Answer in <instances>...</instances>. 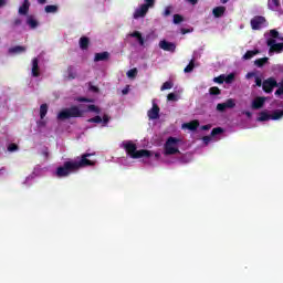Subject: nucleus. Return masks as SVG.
I'll return each mask as SVG.
<instances>
[{"instance_id": "obj_50", "label": "nucleus", "mask_w": 283, "mask_h": 283, "mask_svg": "<svg viewBox=\"0 0 283 283\" xmlns=\"http://www.w3.org/2000/svg\"><path fill=\"white\" fill-rule=\"evenodd\" d=\"M201 129H203V132H209V129H211V124L201 126Z\"/></svg>"}, {"instance_id": "obj_39", "label": "nucleus", "mask_w": 283, "mask_h": 283, "mask_svg": "<svg viewBox=\"0 0 283 283\" xmlns=\"http://www.w3.org/2000/svg\"><path fill=\"white\" fill-rule=\"evenodd\" d=\"M235 78V75L233 73H230L229 75L224 76L223 82L224 83H233V80Z\"/></svg>"}, {"instance_id": "obj_2", "label": "nucleus", "mask_w": 283, "mask_h": 283, "mask_svg": "<svg viewBox=\"0 0 283 283\" xmlns=\"http://www.w3.org/2000/svg\"><path fill=\"white\" fill-rule=\"evenodd\" d=\"M123 147L127 154L133 159H138V158H150L151 151L147 149H140L138 150V147L134 142L128 140V142H123Z\"/></svg>"}, {"instance_id": "obj_14", "label": "nucleus", "mask_w": 283, "mask_h": 283, "mask_svg": "<svg viewBox=\"0 0 283 283\" xmlns=\"http://www.w3.org/2000/svg\"><path fill=\"white\" fill-rule=\"evenodd\" d=\"M32 76L34 78H39V76H41V73L39 72V59L34 57L32 60Z\"/></svg>"}, {"instance_id": "obj_13", "label": "nucleus", "mask_w": 283, "mask_h": 283, "mask_svg": "<svg viewBox=\"0 0 283 283\" xmlns=\"http://www.w3.org/2000/svg\"><path fill=\"white\" fill-rule=\"evenodd\" d=\"M101 61H109V52L104 51L101 53H95L94 62L98 63Z\"/></svg>"}, {"instance_id": "obj_53", "label": "nucleus", "mask_w": 283, "mask_h": 283, "mask_svg": "<svg viewBox=\"0 0 283 283\" xmlns=\"http://www.w3.org/2000/svg\"><path fill=\"white\" fill-rule=\"evenodd\" d=\"M187 2L190 3L191 6L198 4V0H187Z\"/></svg>"}, {"instance_id": "obj_40", "label": "nucleus", "mask_w": 283, "mask_h": 283, "mask_svg": "<svg viewBox=\"0 0 283 283\" xmlns=\"http://www.w3.org/2000/svg\"><path fill=\"white\" fill-rule=\"evenodd\" d=\"M108 123H109V115L104 114L103 117H102L103 127H107Z\"/></svg>"}, {"instance_id": "obj_18", "label": "nucleus", "mask_w": 283, "mask_h": 283, "mask_svg": "<svg viewBox=\"0 0 283 283\" xmlns=\"http://www.w3.org/2000/svg\"><path fill=\"white\" fill-rule=\"evenodd\" d=\"M256 120L259 123H264L266 120H271V114H269V112H266V111H262L261 113H259V117L256 118Z\"/></svg>"}, {"instance_id": "obj_21", "label": "nucleus", "mask_w": 283, "mask_h": 283, "mask_svg": "<svg viewBox=\"0 0 283 283\" xmlns=\"http://www.w3.org/2000/svg\"><path fill=\"white\" fill-rule=\"evenodd\" d=\"M25 52V46L15 45L9 49V54H21Z\"/></svg>"}, {"instance_id": "obj_35", "label": "nucleus", "mask_w": 283, "mask_h": 283, "mask_svg": "<svg viewBox=\"0 0 283 283\" xmlns=\"http://www.w3.org/2000/svg\"><path fill=\"white\" fill-rule=\"evenodd\" d=\"M87 123H96V124L103 123V117H101L99 115H96L95 117L87 119Z\"/></svg>"}, {"instance_id": "obj_58", "label": "nucleus", "mask_w": 283, "mask_h": 283, "mask_svg": "<svg viewBox=\"0 0 283 283\" xmlns=\"http://www.w3.org/2000/svg\"><path fill=\"white\" fill-rule=\"evenodd\" d=\"M189 32V30L187 29H181V34H187Z\"/></svg>"}, {"instance_id": "obj_36", "label": "nucleus", "mask_w": 283, "mask_h": 283, "mask_svg": "<svg viewBox=\"0 0 283 283\" xmlns=\"http://www.w3.org/2000/svg\"><path fill=\"white\" fill-rule=\"evenodd\" d=\"M145 3L143 6H145L148 10L149 8H154L156 6V0H144Z\"/></svg>"}, {"instance_id": "obj_10", "label": "nucleus", "mask_w": 283, "mask_h": 283, "mask_svg": "<svg viewBox=\"0 0 283 283\" xmlns=\"http://www.w3.org/2000/svg\"><path fill=\"white\" fill-rule=\"evenodd\" d=\"M160 50H164L165 52H176V43L168 42L167 40H161L159 42Z\"/></svg>"}, {"instance_id": "obj_45", "label": "nucleus", "mask_w": 283, "mask_h": 283, "mask_svg": "<svg viewBox=\"0 0 283 283\" xmlns=\"http://www.w3.org/2000/svg\"><path fill=\"white\" fill-rule=\"evenodd\" d=\"M8 151H19V146L17 144H10L8 146Z\"/></svg>"}, {"instance_id": "obj_26", "label": "nucleus", "mask_w": 283, "mask_h": 283, "mask_svg": "<svg viewBox=\"0 0 283 283\" xmlns=\"http://www.w3.org/2000/svg\"><path fill=\"white\" fill-rule=\"evenodd\" d=\"M270 116L271 120H280L283 117V109H276Z\"/></svg>"}, {"instance_id": "obj_47", "label": "nucleus", "mask_w": 283, "mask_h": 283, "mask_svg": "<svg viewBox=\"0 0 283 283\" xmlns=\"http://www.w3.org/2000/svg\"><path fill=\"white\" fill-rule=\"evenodd\" d=\"M77 103H92V99L87 97H77Z\"/></svg>"}, {"instance_id": "obj_56", "label": "nucleus", "mask_w": 283, "mask_h": 283, "mask_svg": "<svg viewBox=\"0 0 283 283\" xmlns=\"http://www.w3.org/2000/svg\"><path fill=\"white\" fill-rule=\"evenodd\" d=\"M244 114H245V116H247L248 118H251V116H252L251 112H249V111H245Z\"/></svg>"}, {"instance_id": "obj_16", "label": "nucleus", "mask_w": 283, "mask_h": 283, "mask_svg": "<svg viewBox=\"0 0 283 283\" xmlns=\"http://www.w3.org/2000/svg\"><path fill=\"white\" fill-rule=\"evenodd\" d=\"M182 127L186 129H189L190 132H196V129H198V127H200V122L192 120L190 123L184 124Z\"/></svg>"}, {"instance_id": "obj_60", "label": "nucleus", "mask_w": 283, "mask_h": 283, "mask_svg": "<svg viewBox=\"0 0 283 283\" xmlns=\"http://www.w3.org/2000/svg\"><path fill=\"white\" fill-rule=\"evenodd\" d=\"M156 158H160V153L155 154Z\"/></svg>"}, {"instance_id": "obj_4", "label": "nucleus", "mask_w": 283, "mask_h": 283, "mask_svg": "<svg viewBox=\"0 0 283 283\" xmlns=\"http://www.w3.org/2000/svg\"><path fill=\"white\" fill-rule=\"evenodd\" d=\"M180 144V139L176 137H168L164 145V154L165 156H176V154H180V149H178V145Z\"/></svg>"}, {"instance_id": "obj_7", "label": "nucleus", "mask_w": 283, "mask_h": 283, "mask_svg": "<svg viewBox=\"0 0 283 283\" xmlns=\"http://www.w3.org/2000/svg\"><path fill=\"white\" fill-rule=\"evenodd\" d=\"M280 84H277V81L274 80V77H269L263 81L262 88L265 94H271L273 92L274 87H279Z\"/></svg>"}, {"instance_id": "obj_37", "label": "nucleus", "mask_w": 283, "mask_h": 283, "mask_svg": "<svg viewBox=\"0 0 283 283\" xmlns=\"http://www.w3.org/2000/svg\"><path fill=\"white\" fill-rule=\"evenodd\" d=\"M171 87H174V83L172 82H165L163 85H161V92H165V90H171Z\"/></svg>"}, {"instance_id": "obj_52", "label": "nucleus", "mask_w": 283, "mask_h": 283, "mask_svg": "<svg viewBox=\"0 0 283 283\" xmlns=\"http://www.w3.org/2000/svg\"><path fill=\"white\" fill-rule=\"evenodd\" d=\"M13 25H21V19L17 18V19L13 21Z\"/></svg>"}, {"instance_id": "obj_62", "label": "nucleus", "mask_w": 283, "mask_h": 283, "mask_svg": "<svg viewBox=\"0 0 283 283\" xmlns=\"http://www.w3.org/2000/svg\"><path fill=\"white\" fill-rule=\"evenodd\" d=\"M93 90H94L95 92H98V88H97V87H95V86H93Z\"/></svg>"}, {"instance_id": "obj_29", "label": "nucleus", "mask_w": 283, "mask_h": 283, "mask_svg": "<svg viewBox=\"0 0 283 283\" xmlns=\"http://www.w3.org/2000/svg\"><path fill=\"white\" fill-rule=\"evenodd\" d=\"M193 67H196V62L195 60H191L189 64L185 67L184 72L186 74H189V72H193Z\"/></svg>"}, {"instance_id": "obj_34", "label": "nucleus", "mask_w": 283, "mask_h": 283, "mask_svg": "<svg viewBox=\"0 0 283 283\" xmlns=\"http://www.w3.org/2000/svg\"><path fill=\"white\" fill-rule=\"evenodd\" d=\"M88 112H94L95 114H99L101 113V108H98V106L94 105V104H90L87 106Z\"/></svg>"}, {"instance_id": "obj_27", "label": "nucleus", "mask_w": 283, "mask_h": 283, "mask_svg": "<svg viewBox=\"0 0 283 283\" xmlns=\"http://www.w3.org/2000/svg\"><path fill=\"white\" fill-rule=\"evenodd\" d=\"M48 116V104H42L40 106V118L43 120Z\"/></svg>"}, {"instance_id": "obj_49", "label": "nucleus", "mask_w": 283, "mask_h": 283, "mask_svg": "<svg viewBox=\"0 0 283 283\" xmlns=\"http://www.w3.org/2000/svg\"><path fill=\"white\" fill-rule=\"evenodd\" d=\"M202 140L206 145H209V143H211V136H203Z\"/></svg>"}, {"instance_id": "obj_11", "label": "nucleus", "mask_w": 283, "mask_h": 283, "mask_svg": "<svg viewBox=\"0 0 283 283\" xmlns=\"http://www.w3.org/2000/svg\"><path fill=\"white\" fill-rule=\"evenodd\" d=\"M147 115L150 120H156L160 118V107L158 106V104H153V107L148 111Z\"/></svg>"}, {"instance_id": "obj_17", "label": "nucleus", "mask_w": 283, "mask_h": 283, "mask_svg": "<svg viewBox=\"0 0 283 283\" xmlns=\"http://www.w3.org/2000/svg\"><path fill=\"white\" fill-rule=\"evenodd\" d=\"M30 12V0H24L22 6L19 8V14H28Z\"/></svg>"}, {"instance_id": "obj_15", "label": "nucleus", "mask_w": 283, "mask_h": 283, "mask_svg": "<svg viewBox=\"0 0 283 283\" xmlns=\"http://www.w3.org/2000/svg\"><path fill=\"white\" fill-rule=\"evenodd\" d=\"M224 12H227V7H216L213 10H212V14L216 19H220V17H224Z\"/></svg>"}, {"instance_id": "obj_20", "label": "nucleus", "mask_w": 283, "mask_h": 283, "mask_svg": "<svg viewBox=\"0 0 283 283\" xmlns=\"http://www.w3.org/2000/svg\"><path fill=\"white\" fill-rule=\"evenodd\" d=\"M130 36L133 39H137L139 45H145V38H143V34L139 31H134L133 33H130Z\"/></svg>"}, {"instance_id": "obj_63", "label": "nucleus", "mask_w": 283, "mask_h": 283, "mask_svg": "<svg viewBox=\"0 0 283 283\" xmlns=\"http://www.w3.org/2000/svg\"><path fill=\"white\" fill-rule=\"evenodd\" d=\"M281 41H283V38L281 39Z\"/></svg>"}, {"instance_id": "obj_25", "label": "nucleus", "mask_w": 283, "mask_h": 283, "mask_svg": "<svg viewBox=\"0 0 283 283\" xmlns=\"http://www.w3.org/2000/svg\"><path fill=\"white\" fill-rule=\"evenodd\" d=\"M266 63H269V57H260L254 61V65L256 67H264V65H266Z\"/></svg>"}, {"instance_id": "obj_6", "label": "nucleus", "mask_w": 283, "mask_h": 283, "mask_svg": "<svg viewBox=\"0 0 283 283\" xmlns=\"http://www.w3.org/2000/svg\"><path fill=\"white\" fill-rule=\"evenodd\" d=\"M250 25L252 30H262L266 25V18L262 15H255L251 19Z\"/></svg>"}, {"instance_id": "obj_3", "label": "nucleus", "mask_w": 283, "mask_h": 283, "mask_svg": "<svg viewBox=\"0 0 283 283\" xmlns=\"http://www.w3.org/2000/svg\"><path fill=\"white\" fill-rule=\"evenodd\" d=\"M85 111H82L78 106L73 105L69 108L62 109L57 114V120H67L70 118H83Z\"/></svg>"}, {"instance_id": "obj_24", "label": "nucleus", "mask_w": 283, "mask_h": 283, "mask_svg": "<svg viewBox=\"0 0 283 283\" xmlns=\"http://www.w3.org/2000/svg\"><path fill=\"white\" fill-rule=\"evenodd\" d=\"M80 48L81 50H87V48H90V38L87 36L80 38Z\"/></svg>"}, {"instance_id": "obj_55", "label": "nucleus", "mask_w": 283, "mask_h": 283, "mask_svg": "<svg viewBox=\"0 0 283 283\" xmlns=\"http://www.w3.org/2000/svg\"><path fill=\"white\" fill-rule=\"evenodd\" d=\"M38 3H40L41 6L48 3V0H38Z\"/></svg>"}, {"instance_id": "obj_19", "label": "nucleus", "mask_w": 283, "mask_h": 283, "mask_svg": "<svg viewBox=\"0 0 283 283\" xmlns=\"http://www.w3.org/2000/svg\"><path fill=\"white\" fill-rule=\"evenodd\" d=\"M27 25H29L31 28V30H34V29L39 28V21H36V19H34V17L29 15L27 18Z\"/></svg>"}, {"instance_id": "obj_32", "label": "nucleus", "mask_w": 283, "mask_h": 283, "mask_svg": "<svg viewBox=\"0 0 283 283\" xmlns=\"http://www.w3.org/2000/svg\"><path fill=\"white\" fill-rule=\"evenodd\" d=\"M67 76L71 80L76 78V72H74V66H69L67 67Z\"/></svg>"}, {"instance_id": "obj_57", "label": "nucleus", "mask_w": 283, "mask_h": 283, "mask_svg": "<svg viewBox=\"0 0 283 283\" xmlns=\"http://www.w3.org/2000/svg\"><path fill=\"white\" fill-rule=\"evenodd\" d=\"M7 0H0V8H3L6 6Z\"/></svg>"}, {"instance_id": "obj_59", "label": "nucleus", "mask_w": 283, "mask_h": 283, "mask_svg": "<svg viewBox=\"0 0 283 283\" xmlns=\"http://www.w3.org/2000/svg\"><path fill=\"white\" fill-rule=\"evenodd\" d=\"M221 3H229V0H220Z\"/></svg>"}, {"instance_id": "obj_33", "label": "nucleus", "mask_w": 283, "mask_h": 283, "mask_svg": "<svg viewBox=\"0 0 283 283\" xmlns=\"http://www.w3.org/2000/svg\"><path fill=\"white\" fill-rule=\"evenodd\" d=\"M224 133V128H222V127H216V128H213L212 130H211V136L213 137V136H218V135H220V134H223Z\"/></svg>"}, {"instance_id": "obj_43", "label": "nucleus", "mask_w": 283, "mask_h": 283, "mask_svg": "<svg viewBox=\"0 0 283 283\" xmlns=\"http://www.w3.org/2000/svg\"><path fill=\"white\" fill-rule=\"evenodd\" d=\"M213 82L218 83L219 85H222V83H224V75H219V76L214 77Z\"/></svg>"}, {"instance_id": "obj_61", "label": "nucleus", "mask_w": 283, "mask_h": 283, "mask_svg": "<svg viewBox=\"0 0 283 283\" xmlns=\"http://www.w3.org/2000/svg\"><path fill=\"white\" fill-rule=\"evenodd\" d=\"M122 92H123V94H127V93H128V91H127V90H123Z\"/></svg>"}, {"instance_id": "obj_9", "label": "nucleus", "mask_w": 283, "mask_h": 283, "mask_svg": "<svg viewBox=\"0 0 283 283\" xmlns=\"http://www.w3.org/2000/svg\"><path fill=\"white\" fill-rule=\"evenodd\" d=\"M148 12H149V9H147V7H145L144 4H140V7L137 8L133 13V19H145Z\"/></svg>"}, {"instance_id": "obj_28", "label": "nucleus", "mask_w": 283, "mask_h": 283, "mask_svg": "<svg viewBox=\"0 0 283 283\" xmlns=\"http://www.w3.org/2000/svg\"><path fill=\"white\" fill-rule=\"evenodd\" d=\"M209 94L211 96H220V94H222V91H220L218 86H212L209 88Z\"/></svg>"}, {"instance_id": "obj_5", "label": "nucleus", "mask_w": 283, "mask_h": 283, "mask_svg": "<svg viewBox=\"0 0 283 283\" xmlns=\"http://www.w3.org/2000/svg\"><path fill=\"white\" fill-rule=\"evenodd\" d=\"M266 43H268V46L270 48V50H269L270 56L275 53L282 54V51H283L282 43H276L275 39H269Z\"/></svg>"}, {"instance_id": "obj_41", "label": "nucleus", "mask_w": 283, "mask_h": 283, "mask_svg": "<svg viewBox=\"0 0 283 283\" xmlns=\"http://www.w3.org/2000/svg\"><path fill=\"white\" fill-rule=\"evenodd\" d=\"M171 10H172L171 6L166 7L163 13V17H171Z\"/></svg>"}, {"instance_id": "obj_42", "label": "nucleus", "mask_w": 283, "mask_h": 283, "mask_svg": "<svg viewBox=\"0 0 283 283\" xmlns=\"http://www.w3.org/2000/svg\"><path fill=\"white\" fill-rule=\"evenodd\" d=\"M270 36H272V39H280V32H277L275 29H272L270 30Z\"/></svg>"}, {"instance_id": "obj_51", "label": "nucleus", "mask_w": 283, "mask_h": 283, "mask_svg": "<svg viewBox=\"0 0 283 283\" xmlns=\"http://www.w3.org/2000/svg\"><path fill=\"white\" fill-rule=\"evenodd\" d=\"M253 76H255V73L249 72V73L245 75V78H253Z\"/></svg>"}, {"instance_id": "obj_8", "label": "nucleus", "mask_w": 283, "mask_h": 283, "mask_svg": "<svg viewBox=\"0 0 283 283\" xmlns=\"http://www.w3.org/2000/svg\"><path fill=\"white\" fill-rule=\"evenodd\" d=\"M233 107H235V99L229 98L227 102L217 105V112H226L227 109H233Z\"/></svg>"}, {"instance_id": "obj_12", "label": "nucleus", "mask_w": 283, "mask_h": 283, "mask_svg": "<svg viewBox=\"0 0 283 283\" xmlns=\"http://www.w3.org/2000/svg\"><path fill=\"white\" fill-rule=\"evenodd\" d=\"M264 103H266V97H256L252 101L251 107L253 109H262V107H264Z\"/></svg>"}, {"instance_id": "obj_31", "label": "nucleus", "mask_w": 283, "mask_h": 283, "mask_svg": "<svg viewBox=\"0 0 283 283\" xmlns=\"http://www.w3.org/2000/svg\"><path fill=\"white\" fill-rule=\"evenodd\" d=\"M172 21H174L175 25H178V24L182 23V21H185V18L177 13L174 15Z\"/></svg>"}, {"instance_id": "obj_46", "label": "nucleus", "mask_w": 283, "mask_h": 283, "mask_svg": "<svg viewBox=\"0 0 283 283\" xmlns=\"http://www.w3.org/2000/svg\"><path fill=\"white\" fill-rule=\"evenodd\" d=\"M167 101H178V96L176 95V93H169L167 95Z\"/></svg>"}, {"instance_id": "obj_44", "label": "nucleus", "mask_w": 283, "mask_h": 283, "mask_svg": "<svg viewBox=\"0 0 283 283\" xmlns=\"http://www.w3.org/2000/svg\"><path fill=\"white\" fill-rule=\"evenodd\" d=\"M42 156L45 158V160H48V158H50V148L49 147L43 148Z\"/></svg>"}, {"instance_id": "obj_30", "label": "nucleus", "mask_w": 283, "mask_h": 283, "mask_svg": "<svg viewBox=\"0 0 283 283\" xmlns=\"http://www.w3.org/2000/svg\"><path fill=\"white\" fill-rule=\"evenodd\" d=\"M279 6H280V0H270L269 1L270 10H277Z\"/></svg>"}, {"instance_id": "obj_22", "label": "nucleus", "mask_w": 283, "mask_h": 283, "mask_svg": "<svg viewBox=\"0 0 283 283\" xmlns=\"http://www.w3.org/2000/svg\"><path fill=\"white\" fill-rule=\"evenodd\" d=\"M256 54H260V50L247 51L242 60L250 61V59H253V56H256Z\"/></svg>"}, {"instance_id": "obj_38", "label": "nucleus", "mask_w": 283, "mask_h": 283, "mask_svg": "<svg viewBox=\"0 0 283 283\" xmlns=\"http://www.w3.org/2000/svg\"><path fill=\"white\" fill-rule=\"evenodd\" d=\"M136 74H138V70L137 69H132L127 72V76L128 78H136Z\"/></svg>"}, {"instance_id": "obj_48", "label": "nucleus", "mask_w": 283, "mask_h": 283, "mask_svg": "<svg viewBox=\"0 0 283 283\" xmlns=\"http://www.w3.org/2000/svg\"><path fill=\"white\" fill-rule=\"evenodd\" d=\"M263 83H262V78L260 76H255V86L256 87H262Z\"/></svg>"}, {"instance_id": "obj_23", "label": "nucleus", "mask_w": 283, "mask_h": 283, "mask_svg": "<svg viewBox=\"0 0 283 283\" xmlns=\"http://www.w3.org/2000/svg\"><path fill=\"white\" fill-rule=\"evenodd\" d=\"M44 12H46V14H54V13L59 12V6H56V4H48L44 8Z\"/></svg>"}, {"instance_id": "obj_1", "label": "nucleus", "mask_w": 283, "mask_h": 283, "mask_svg": "<svg viewBox=\"0 0 283 283\" xmlns=\"http://www.w3.org/2000/svg\"><path fill=\"white\" fill-rule=\"evenodd\" d=\"M91 156L94 154L85 153L81 156V159L74 161H65L63 166L56 168L57 178H67L70 174H74V171H78V169H83V167H94L96 161L90 160Z\"/></svg>"}, {"instance_id": "obj_54", "label": "nucleus", "mask_w": 283, "mask_h": 283, "mask_svg": "<svg viewBox=\"0 0 283 283\" xmlns=\"http://www.w3.org/2000/svg\"><path fill=\"white\" fill-rule=\"evenodd\" d=\"M38 127H45V120L38 122Z\"/></svg>"}]
</instances>
